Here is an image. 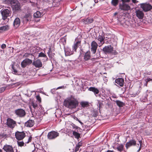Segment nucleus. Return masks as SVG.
I'll use <instances>...</instances> for the list:
<instances>
[{"label":"nucleus","mask_w":152,"mask_h":152,"mask_svg":"<svg viewBox=\"0 0 152 152\" xmlns=\"http://www.w3.org/2000/svg\"><path fill=\"white\" fill-rule=\"evenodd\" d=\"M83 57L84 61H89L91 57L90 51H88L84 53L83 54Z\"/></svg>","instance_id":"14"},{"label":"nucleus","mask_w":152,"mask_h":152,"mask_svg":"<svg viewBox=\"0 0 152 152\" xmlns=\"http://www.w3.org/2000/svg\"><path fill=\"white\" fill-rule=\"evenodd\" d=\"M3 149L6 152H14V150L12 147L9 145H4Z\"/></svg>","instance_id":"18"},{"label":"nucleus","mask_w":152,"mask_h":152,"mask_svg":"<svg viewBox=\"0 0 152 152\" xmlns=\"http://www.w3.org/2000/svg\"><path fill=\"white\" fill-rule=\"evenodd\" d=\"M15 113L18 116L23 117L26 115V112L24 110L22 109H18L15 111Z\"/></svg>","instance_id":"7"},{"label":"nucleus","mask_w":152,"mask_h":152,"mask_svg":"<svg viewBox=\"0 0 152 152\" xmlns=\"http://www.w3.org/2000/svg\"><path fill=\"white\" fill-rule=\"evenodd\" d=\"M24 17L28 18V19H31V16L30 14H27L25 15Z\"/></svg>","instance_id":"44"},{"label":"nucleus","mask_w":152,"mask_h":152,"mask_svg":"<svg viewBox=\"0 0 152 152\" xmlns=\"http://www.w3.org/2000/svg\"><path fill=\"white\" fill-rule=\"evenodd\" d=\"M65 86H62L59 87L57 88V89H60V88H64Z\"/></svg>","instance_id":"55"},{"label":"nucleus","mask_w":152,"mask_h":152,"mask_svg":"<svg viewBox=\"0 0 152 152\" xmlns=\"http://www.w3.org/2000/svg\"><path fill=\"white\" fill-rule=\"evenodd\" d=\"M32 64L36 68H40L42 66V62L39 59L34 61L32 63Z\"/></svg>","instance_id":"16"},{"label":"nucleus","mask_w":152,"mask_h":152,"mask_svg":"<svg viewBox=\"0 0 152 152\" xmlns=\"http://www.w3.org/2000/svg\"><path fill=\"white\" fill-rule=\"evenodd\" d=\"M42 16V14L41 12L39 11H37L34 14V16L35 18H40Z\"/></svg>","instance_id":"31"},{"label":"nucleus","mask_w":152,"mask_h":152,"mask_svg":"<svg viewBox=\"0 0 152 152\" xmlns=\"http://www.w3.org/2000/svg\"><path fill=\"white\" fill-rule=\"evenodd\" d=\"M9 28V26L8 25H6L4 26H3L0 27V29L4 30L6 31L8 30Z\"/></svg>","instance_id":"33"},{"label":"nucleus","mask_w":152,"mask_h":152,"mask_svg":"<svg viewBox=\"0 0 152 152\" xmlns=\"http://www.w3.org/2000/svg\"><path fill=\"white\" fill-rule=\"evenodd\" d=\"M39 57H47L46 55L45 54L41 52L39 53L38 55Z\"/></svg>","instance_id":"37"},{"label":"nucleus","mask_w":152,"mask_h":152,"mask_svg":"<svg viewBox=\"0 0 152 152\" xmlns=\"http://www.w3.org/2000/svg\"><path fill=\"white\" fill-rule=\"evenodd\" d=\"M132 2L134 3H136L138 2V1H137L136 0H132Z\"/></svg>","instance_id":"58"},{"label":"nucleus","mask_w":152,"mask_h":152,"mask_svg":"<svg viewBox=\"0 0 152 152\" xmlns=\"http://www.w3.org/2000/svg\"><path fill=\"white\" fill-rule=\"evenodd\" d=\"M17 143L19 146L22 147L24 146V143L23 141H18Z\"/></svg>","instance_id":"36"},{"label":"nucleus","mask_w":152,"mask_h":152,"mask_svg":"<svg viewBox=\"0 0 152 152\" xmlns=\"http://www.w3.org/2000/svg\"><path fill=\"white\" fill-rule=\"evenodd\" d=\"M80 104L81 107L83 108L87 107L89 105L88 102H82L80 103Z\"/></svg>","instance_id":"28"},{"label":"nucleus","mask_w":152,"mask_h":152,"mask_svg":"<svg viewBox=\"0 0 152 152\" xmlns=\"http://www.w3.org/2000/svg\"><path fill=\"white\" fill-rule=\"evenodd\" d=\"M34 149L32 151V152H37V150H38V148H36L35 147V145H34Z\"/></svg>","instance_id":"50"},{"label":"nucleus","mask_w":152,"mask_h":152,"mask_svg":"<svg viewBox=\"0 0 152 152\" xmlns=\"http://www.w3.org/2000/svg\"><path fill=\"white\" fill-rule=\"evenodd\" d=\"M96 59L97 58H92L89 60V62L90 63L89 64L90 66H93L96 63L98 62L96 60Z\"/></svg>","instance_id":"25"},{"label":"nucleus","mask_w":152,"mask_h":152,"mask_svg":"<svg viewBox=\"0 0 152 152\" xmlns=\"http://www.w3.org/2000/svg\"><path fill=\"white\" fill-rule=\"evenodd\" d=\"M116 14H117V13H116H116H115V15H116Z\"/></svg>","instance_id":"64"},{"label":"nucleus","mask_w":152,"mask_h":152,"mask_svg":"<svg viewBox=\"0 0 152 152\" xmlns=\"http://www.w3.org/2000/svg\"><path fill=\"white\" fill-rule=\"evenodd\" d=\"M136 16L140 19H142L144 15L142 11L140 10H136L135 12Z\"/></svg>","instance_id":"13"},{"label":"nucleus","mask_w":152,"mask_h":152,"mask_svg":"<svg viewBox=\"0 0 152 152\" xmlns=\"http://www.w3.org/2000/svg\"><path fill=\"white\" fill-rule=\"evenodd\" d=\"M124 80L122 78H119L115 80V85L117 86L122 87L124 84Z\"/></svg>","instance_id":"15"},{"label":"nucleus","mask_w":152,"mask_h":152,"mask_svg":"<svg viewBox=\"0 0 152 152\" xmlns=\"http://www.w3.org/2000/svg\"><path fill=\"white\" fill-rule=\"evenodd\" d=\"M121 1H122V4H126V3L129 2L130 0H121Z\"/></svg>","instance_id":"43"},{"label":"nucleus","mask_w":152,"mask_h":152,"mask_svg":"<svg viewBox=\"0 0 152 152\" xmlns=\"http://www.w3.org/2000/svg\"><path fill=\"white\" fill-rule=\"evenodd\" d=\"M139 92H138V91L137 92V93H134L132 94H131V96L132 97H134L136 96L138 94H139Z\"/></svg>","instance_id":"41"},{"label":"nucleus","mask_w":152,"mask_h":152,"mask_svg":"<svg viewBox=\"0 0 152 152\" xmlns=\"http://www.w3.org/2000/svg\"><path fill=\"white\" fill-rule=\"evenodd\" d=\"M12 69L13 70L12 72L14 74H16L17 72V71L15 69L14 66L13 65L12 66Z\"/></svg>","instance_id":"38"},{"label":"nucleus","mask_w":152,"mask_h":152,"mask_svg":"<svg viewBox=\"0 0 152 152\" xmlns=\"http://www.w3.org/2000/svg\"><path fill=\"white\" fill-rule=\"evenodd\" d=\"M91 50L93 54H95L98 47V44L95 41H93L91 44Z\"/></svg>","instance_id":"11"},{"label":"nucleus","mask_w":152,"mask_h":152,"mask_svg":"<svg viewBox=\"0 0 152 152\" xmlns=\"http://www.w3.org/2000/svg\"><path fill=\"white\" fill-rule=\"evenodd\" d=\"M15 1H17V0H13L12 1L11 5L12 7L13 8V7H15V6L16 5V4H15Z\"/></svg>","instance_id":"40"},{"label":"nucleus","mask_w":152,"mask_h":152,"mask_svg":"<svg viewBox=\"0 0 152 152\" xmlns=\"http://www.w3.org/2000/svg\"><path fill=\"white\" fill-rule=\"evenodd\" d=\"M72 134L75 136V138L77 139L80 137V134L77 132L73 131Z\"/></svg>","instance_id":"32"},{"label":"nucleus","mask_w":152,"mask_h":152,"mask_svg":"<svg viewBox=\"0 0 152 152\" xmlns=\"http://www.w3.org/2000/svg\"><path fill=\"white\" fill-rule=\"evenodd\" d=\"M36 98L37 100H38V101L41 102V98L39 95H37L36 96Z\"/></svg>","instance_id":"47"},{"label":"nucleus","mask_w":152,"mask_h":152,"mask_svg":"<svg viewBox=\"0 0 152 152\" xmlns=\"http://www.w3.org/2000/svg\"><path fill=\"white\" fill-rule=\"evenodd\" d=\"M99 42L98 43L99 47L101 46L105 43L104 37L100 35L96 38Z\"/></svg>","instance_id":"10"},{"label":"nucleus","mask_w":152,"mask_h":152,"mask_svg":"<svg viewBox=\"0 0 152 152\" xmlns=\"http://www.w3.org/2000/svg\"><path fill=\"white\" fill-rule=\"evenodd\" d=\"M80 41H78L76 42L72 46L73 50H74L75 51H76L77 48L80 45Z\"/></svg>","instance_id":"26"},{"label":"nucleus","mask_w":152,"mask_h":152,"mask_svg":"<svg viewBox=\"0 0 152 152\" xmlns=\"http://www.w3.org/2000/svg\"><path fill=\"white\" fill-rule=\"evenodd\" d=\"M124 146V145L121 144L119 145H118L115 148V149H116L117 150L120 152L123 150Z\"/></svg>","instance_id":"29"},{"label":"nucleus","mask_w":152,"mask_h":152,"mask_svg":"<svg viewBox=\"0 0 152 152\" xmlns=\"http://www.w3.org/2000/svg\"><path fill=\"white\" fill-rule=\"evenodd\" d=\"M102 50L105 54L108 53L113 54L115 52L113 47L110 45L105 46L103 48Z\"/></svg>","instance_id":"4"},{"label":"nucleus","mask_w":152,"mask_h":152,"mask_svg":"<svg viewBox=\"0 0 152 152\" xmlns=\"http://www.w3.org/2000/svg\"><path fill=\"white\" fill-rule=\"evenodd\" d=\"M20 23V19L18 18H16L14 22L13 25L16 28H17L19 26Z\"/></svg>","instance_id":"20"},{"label":"nucleus","mask_w":152,"mask_h":152,"mask_svg":"<svg viewBox=\"0 0 152 152\" xmlns=\"http://www.w3.org/2000/svg\"><path fill=\"white\" fill-rule=\"evenodd\" d=\"M13 0H5L3 1V3L8 5H11Z\"/></svg>","instance_id":"35"},{"label":"nucleus","mask_w":152,"mask_h":152,"mask_svg":"<svg viewBox=\"0 0 152 152\" xmlns=\"http://www.w3.org/2000/svg\"><path fill=\"white\" fill-rule=\"evenodd\" d=\"M139 142H140V147L139 149L137 151L138 152H139L140 150V149H141V145L142 144V142L141 141H139Z\"/></svg>","instance_id":"53"},{"label":"nucleus","mask_w":152,"mask_h":152,"mask_svg":"<svg viewBox=\"0 0 152 152\" xmlns=\"http://www.w3.org/2000/svg\"><path fill=\"white\" fill-rule=\"evenodd\" d=\"M6 45L5 44H3L1 46V48L3 49H4V48H6Z\"/></svg>","instance_id":"54"},{"label":"nucleus","mask_w":152,"mask_h":152,"mask_svg":"<svg viewBox=\"0 0 152 152\" xmlns=\"http://www.w3.org/2000/svg\"><path fill=\"white\" fill-rule=\"evenodd\" d=\"M88 90L94 92V94L96 95V94H98L99 92V90L97 88L94 87H90L88 89Z\"/></svg>","instance_id":"23"},{"label":"nucleus","mask_w":152,"mask_h":152,"mask_svg":"<svg viewBox=\"0 0 152 152\" xmlns=\"http://www.w3.org/2000/svg\"><path fill=\"white\" fill-rule=\"evenodd\" d=\"M79 103L77 99L72 96L67 98L64 101V105L70 109L76 108L78 106Z\"/></svg>","instance_id":"1"},{"label":"nucleus","mask_w":152,"mask_h":152,"mask_svg":"<svg viewBox=\"0 0 152 152\" xmlns=\"http://www.w3.org/2000/svg\"><path fill=\"white\" fill-rule=\"evenodd\" d=\"M115 102H116L117 105L119 107H123L124 105V103L119 100H117Z\"/></svg>","instance_id":"30"},{"label":"nucleus","mask_w":152,"mask_h":152,"mask_svg":"<svg viewBox=\"0 0 152 152\" xmlns=\"http://www.w3.org/2000/svg\"><path fill=\"white\" fill-rule=\"evenodd\" d=\"M30 20L31 19H28V18H26L25 17H24L23 18L24 20L26 22L29 21V20Z\"/></svg>","instance_id":"49"},{"label":"nucleus","mask_w":152,"mask_h":152,"mask_svg":"<svg viewBox=\"0 0 152 152\" xmlns=\"http://www.w3.org/2000/svg\"><path fill=\"white\" fill-rule=\"evenodd\" d=\"M39 107L40 108H41L42 109V106L41 105H39Z\"/></svg>","instance_id":"61"},{"label":"nucleus","mask_w":152,"mask_h":152,"mask_svg":"<svg viewBox=\"0 0 152 152\" xmlns=\"http://www.w3.org/2000/svg\"><path fill=\"white\" fill-rule=\"evenodd\" d=\"M32 63V61L29 59L26 58L21 63V66L23 68L25 67L27 65H29Z\"/></svg>","instance_id":"9"},{"label":"nucleus","mask_w":152,"mask_h":152,"mask_svg":"<svg viewBox=\"0 0 152 152\" xmlns=\"http://www.w3.org/2000/svg\"><path fill=\"white\" fill-rule=\"evenodd\" d=\"M32 105L34 108L35 109H36L38 107L37 104L34 103H32Z\"/></svg>","instance_id":"42"},{"label":"nucleus","mask_w":152,"mask_h":152,"mask_svg":"<svg viewBox=\"0 0 152 152\" xmlns=\"http://www.w3.org/2000/svg\"><path fill=\"white\" fill-rule=\"evenodd\" d=\"M79 146H76L75 147V152H77V151L79 150Z\"/></svg>","instance_id":"51"},{"label":"nucleus","mask_w":152,"mask_h":152,"mask_svg":"<svg viewBox=\"0 0 152 152\" xmlns=\"http://www.w3.org/2000/svg\"><path fill=\"white\" fill-rule=\"evenodd\" d=\"M118 0H112L111 3L113 6H116L118 5Z\"/></svg>","instance_id":"34"},{"label":"nucleus","mask_w":152,"mask_h":152,"mask_svg":"<svg viewBox=\"0 0 152 152\" xmlns=\"http://www.w3.org/2000/svg\"><path fill=\"white\" fill-rule=\"evenodd\" d=\"M73 118L77 121H78V120H79L75 116H74L73 117Z\"/></svg>","instance_id":"57"},{"label":"nucleus","mask_w":152,"mask_h":152,"mask_svg":"<svg viewBox=\"0 0 152 152\" xmlns=\"http://www.w3.org/2000/svg\"><path fill=\"white\" fill-rule=\"evenodd\" d=\"M5 89V88L4 87H2L0 88V93L3 92Z\"/></svg>","instance_id":"45"},{"label":"nucleus","mask_w":152,"mask_h":152,"mask_svg":"<svg viewBox=\"0 0 152 152\" xmlns=\"http://www.w3.org/2000/svg\"><path fill=\"white\" fill-rule=\"evenodd\" d=\"M97 115V114H95V116H96Z\"/></svg>","instance_id":"62"},{"label":"nucleus","mask_w":152,"mask_h":152,"mask_svg":"<svg viewBox=\"0 0 152 152\" xmlns=\"http://www.w3.org/2000/svg\"><path fill=\"white\" fill-rule=\"evenodd\" d=\"M72 127H73V128L74 129H78L79 127L77 126H75V124H73V125H72Z\"/></svg>","instance_id":"52"},{"label":"nucleus","mask_w":152,"mask_h":152,"mask_svg":"<svg viewBox=\"0 0 152 152\" xmlns=\"http://www.w3.org/2000/svg\"><path fill=\"white\" fill-rule=\"evenodd\" d=\"M7 125L9 128L13 129L16 125V122L13 119L8 118L7 120Z\"/></svg>","instance_id":"5"},{"label":"nucleus","mask_w":152,"mask_h":152,"mask_svg":"<svg viewBox=\"0 0 152 152\" xmlns=\"http://www.w3.org/2000/svg\"><path fill=\"white\" fill-rule=\"evenodd\" d=\"M34 124V120L29 119L25 123V126L28 127H32Z\"/></svg>","instance_id":"19"},{"label":"nucleus","mask_w":152,"mask_h":152,"mask_svg":"<svg viewBox=\"0 0 152 152\" xmlns=\"http://www.w3.org/2000/svg\"><path fill=\"white\" fill-rule=\"evenodd\" d=\"M59 133L57 132L53 131L49 132L47 135V137L50 140H53L59 136Z\"/></svg>","instance_id":"3"},{"label":"nucleus","mask_w":152,"mask_h":152,"mask_svg":"<svg viewBox=\"0 0 152 152\" xmlns=\"http://www.w3.org/2000/svg\"><path fill=\"white\" fill-rule=\"evenodd\" d=\"M147 84H146V83H145V85L147 86Z\"/></svg>","instance_id":"63"},{"label":"nucleus","mask_w":152,"mask_h":152,"mask_svg":"<svg viewBox=\"0 0 152 152\" xmlns=\"http://www.w3.org/2000/svg\"><path fill=\"white\" fill-rule=\"evenodd\" d=\"M16 138L18 140L23 139L25 137V133L23 132H17L15 133Z\"/></svg>","instance_id":"8"},{"label":"nucleus","mask_w":152,"mask_h":152,"mask_svg":"<svg viewBox=\"0 0 152 152\" xmlns=\"http://www.w3.org/2000/svg\"><path fill=\"white\" fill-rule=\"evenodd\" d=\"M1 12L2 17V19L4 20H6L8 17L10 16L11 11L10 8L3 10H2Z\"/></svg>","instance_id":"2"},{"label":"nucleus","mask_w":152,"mask_h":152,"mask_svg":"<svg viewBox=\"0 0 152 152\" xmlns=\"http://www.w3.org/2000/svg\"><path fill=\"white\" fill-rule=\"evenodd\" d=\"M65 55L66 56H68L72 54V52L71 51V50L69 48H67L64 49Z\"/></svg>","instance_id":"21"},{"label":"nucleus","mask_w":152,"mask_h":152,"mask_svg":"<svg viewBox=\"0 0 152 152\" xmlns=\"http://www.w3.org/2000/svg\"><path fill=\"white\" fill-rule=\"evenodd\" d=\"M78 121L81 124H83V123L81 122L79 120H78Z\"/></svg>","instance_id":"59"},{"label":"nucleus","mask_w":152,"mask_h":152,"mask_svg":"<svg viewBox=\"0 0 152 152\" xmlns=\"http://www.w3.org/2000/svg\"><path fill=\"white\" fill-rule=\"evenodd\" d=\"M136 145V141L133 139L130 140L129 142H126L125 145L126 149H127L129 147L132 146H134Z\"/></svg>","instance_id":"17"},{"label":"nucleus","mask_w":152,"mask_h":152,"mask_svg":"<svg viewBox=\"0 0 152 152\" xmlns=\"http://www.w3.org/2000/svg\"><path fill=\"white\" fill-rule=\"evenodd\" d=\"M118 20L120 22L121 24L122 25H124L126 20L124 17L121 15L119 16Z\"/></svg>","instance_id":"24"},{"label":"nucleus","mask_w":152,"mask_h":152,"mask_svg":"<svg viewBox=\"0 0 152 152\" xmlns=\"http://www.w3.org/2000/svg\"><path fill=\"white\" fill-rule=\"evenodd\" d=\"M32 137H29L28 139V141L27 142H26V143H28L29 142H30L32 140Z\"/></svg>","instance_id":"48"},{"label":"nucleus","mask_w":152,"mask_h":152,"mask_svg":"<svg viewBox=\"0 0 152 152\" xmlns=\"http://www.w3.org/2000/svg\"><path fill=\"white\" fill-rule=\"evenodd\" d=\"M102 104H103L102 102H99V108H100V107H102Z\"/></svg>","instance_id":"56"},{"label":"nucleus","mask_w":152,"mask_h":152,"mask_svg":"<svg viewBox=\"0 0 152 152\" xmlns=\"http://www.w3.org/2000/svg\"><path fill=\"white\" fill-rule=\"evenodd\" d=\"M93 20L90 18H87L83 20V21L86 24H89L93 22Z\"/></svg>","instance_id":"22"},{"label":"nucleus","mask_w":152,"mask_h":152,"mask_svg":"<svg viewBox=\"0 0 152 152\" xmlns=\"http://www.w3.org/2000/svg\"><path fill=\"white\" fill-rule=\"evenodd\" d=\"M119 8L124 11H128L131 9V7L128 4H120Z\"/></svg>","instance_id":"12"},{"label":"nucleus","mask_w":152,"mask_h":152,"mask_svg":"<svg viewBox=\"0 0 152 152\" xmlns=\"http://www.w3.org/2000/svg\"><path fill=\"white\" fill-rule=\"evenodd\" d=\"M152 80V79L149 78H147L145 79V80L146 82V83L147 84L148 82Z\"/></svg>","instance_id":"46"},{"label":"nucleus","mask_w":152,"mask_h":152,"mask_svg":"<svg viewBox=\"0 0 152 152\" xmlns=\"http://www.w3.org/2000/svg\"><path fill=\"white\" fill-rule=\"evenodd\" d=\"M77 146H79V148H80V147L81 146V145L80 144H78Z\"/></svg>","instance_id":"60"},{"label":"nucleus","mask_w":152,"mask_h":152,"mask_svg":"<svg viewBox=\"0 0 152 152\" xmlns=\"http://www.w3.org/2000/svg\"><path fill=\"white\" fill-rule=\"evenodd\" d=\"M15 2L16 4V5L15 7H13V9L16 10H18L20 8V4L18 1H15Z\"/></svg>","instance_id":"27"},{"label":"nucleus","mask_w":152,"mask_h":152,"mask_svg":"<svg viewBox=\"0 0 152 152\" xmlns=\"http://www.w3.org/2000/svg\"><path fill=\"white\" fill-rule=\"evenodd\" d=\"M100 56V52L99 51H97L96 56V58H98Z\"/></svg>","instance_id":"39"},{"label":"nucleus","mask_w":152,"mask_h":152,"mask_svg":"<svg viewBox=\"0 0 152 152\" xmlns=\"http://www.w3.org/2000/svg\"><path fill=\"white\" fill-rule=\"evenodd\" d=\"M140 7L145 12H147L152 9V6L149 4L142 3L140 4Z\"/></svg>","instance_id":"6"}]
</instances>
